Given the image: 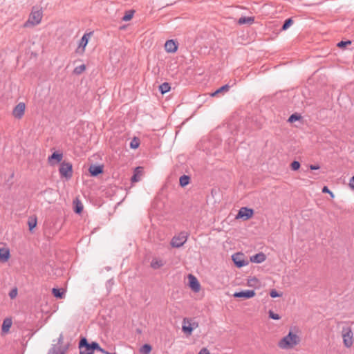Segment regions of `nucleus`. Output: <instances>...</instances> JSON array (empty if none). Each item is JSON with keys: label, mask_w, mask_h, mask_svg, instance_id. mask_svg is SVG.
Instances as JSON below:
<instances>
[{"label": "nucleus", "mask_w": 354, "mask_h": 354, "mask_svg": "<svg viewBox=\"0 0 354 354\" xmlns=\"http://www.w3.org/2000/svg\"><path fill=\"white\" fill-rule=\"evenodd\" d=\"M98 343L92 342L88 343L85 337H81L78 344L80 354H94L95 348H97Z\"/></svg>", "instance_id": "f03ea898"}, {"label": "nucleus", "mask_w": 354, "mask_h": 354, "mask_svg": "<svg viewBox=\"0 0 354 354\" xmlns=\"http://www.w3.org/2000/svg\"><path fill=\"white\" fill-rule=\"evenodd\" d=\"M309 167L311 170H317L320 168V166L319 165H310Z\"/></svg>", "instance_id": "a18cd8bd"}, {"label": "nucleus", "mask_w": 354, "mask_h": 354, "mask_svg": "<svg viewBox=\"0 0 354 354\" xmlns=\"http://www.w3.org/2000/svg\"><path fill=\"white\" fill-rule=\"evenodd\" d=\"M61 177L68 180L73 176V165L68 162H62L59 168Z\"/></svg>", "instance_id": "20e7f679"}, {"label": "nucleus", "mask_w": 354, "mask_h": 354, "mask_svg": "<svg viewBox=\"0 0 354 354\" xmlns=\"http://www.w3.org/2000/svg\"><path fill=\"white\" fill-rule=\"evenodd\" d=\"M186 321H187V319H186V318H185V319H183V323H184V324H185Z\"/></svg>", "instance_id": "8fccbe9b"}, {"label": "nucleus", "mask_w": 354, "mask_h": 354, "mask_svg": "<svg viewBox=\"0 0 354 354\" xmlns=\"http://www.w3.org/2000/svg\"><path fill=\"white\" fill-rule=\"evenodd\" d=\"M10 257V253L9 249L7 248H0V261L1 262H6Z\"/></svg>", "instance_id": "a211bd4d"}, {"label": "nucleus", "mask_w": 354, "mask_h": 354, "mask_svg": "<svg viewBox=\"0 0 354 354\" xmlns=\"http://www.w3.org/2000/svg\"><path fill=\"white\" fill-rule=\"evenodd\" d=\"M352 41L351 40L341 41L337 43V46L339 48H346L347 46L351 45Z\"/></svg>", "instance_id": "e433bc0d"}, {"label": "nucleus", "mask_w": 354, "mask_h": 354, "mask_svg": "<svg viewBox=\"0 0 354 354\" xmlns=\"http://www.w3.org/2000/svg\"><path fill=\"white\" fill-rule=\"evenodd\" d=\"M259 283V280L257 277H254L248 279L247 284L250 287H256Z\"/></svg>", "instance_id": "f704fd0d"}, {"label": "nucleus", "mask_w": 354, "mask_h": 354, "mask_svg": "<svg viewBox=\"0 0 354 354\" xmlns=\"http://www.w3.org/2000/svg\"><path fill=\"white\" fill-rule=\"evenodd\" d=\"M349 186L353 190H354V176L350 179Z\"/></svg>", "instance_id": "c03bdc74"}, {"label": "nucleus", "mask_w": 354, "mask_h": 354, "mask_svg": "<svg viewBox=\"0 0 354 354\" xmlns=\"http://www.w3.org/2000/svg\"><path fill=\"white\" fill-rule=\"evenodd\" d=\"M266 259V256L263 252H259L250 257V261L256 263H261Z\"/></svg>", "instance_id": "f3484780"}, {"label": "nucleus", "mask_w": 354, "mask_h": 354, "mask_svg": "<svg viewBox=\"0 0 354 354\" xmlns=\"http://www.w3.org/2000/svg\"><path fill=\"white\" fill-rule=\"evenodd\" d=\"M106 354H117L115 352L110 353L109 351H106Z\"/></svg>", "instance_id": "09e8293b"}, {"label": "nucleus", "mask_w": 354, "mask_h": 354, "mask_svg": "<svg viewBox=\"0 0 354 354\" xmlns=\"http://www.w3.org/2000/svg\"><path fill=\"white\" fill-rule=\"evenodd\" d=\"M93 35L92 32H90L88 33H85L82 37L81 38L79 44V46L76 50V53L80 54H83L85 51V47L86 46L88 39L91 37V36Z\"/></svg>", "instance_id": "1a4fd4ad"}, {"label": "nucleus", "mask_w": 354, "mask_h": 354, "mask_svg": "<svg viewBox=\"0 0 354 354\" xmlns=\"http://www.w3.org/2000/svg\"><path fill=\"white\" fill-rule=\"evenodd\" d=\"M269 318L274 319V320H279L281 319V317L279 314H277L274 313L272 310H270L268 312Z\"/></svg>", "instance_id": "58836bf2"}, {"label": "nucleus", "mask_w": 354, "mask_h": 354, "mask_svg": "<svg viewBox=\"0 0 354 354\" xmlns=\"http://www.w3.org/2000/svg\"><path fill=\"white\" fill-rule=\"evenodd\" d=\"M256 295L255 291L253 290H245L234 293L233 296L236 298L250 299Z\"/></svg>", "instance_id": "f8f14e48"}, {"label": "nucleus", "mask_w": 354, "mask_h": 354, "mask_svg": "<svg viewBox=\"0 0 354 354\" xmlns=\"http://www.w3.org/2000/svg\"><path fill=\"white\" fill-rule=\"evenodd\" d=\"M300 342L299 337L290 331L287 335L283 337L278 343V346L281 348H292L297 345Z\"/></svg>", "instance_id": "f257e3e1"}, {"label": "nucleus", "mask_w": 354, "mask_h": 354, "mask_svg": "<svg viewBox=\"0 0 354 354\" xmlns=\"http://www.w3.org/2000/svg\"><path fill=\"white\" fill-rule=\"evenodd\" d=\"M198 354H210L209 351L206 348H203Z\"/></svg>", "instance_id": "37998d69"}, {"label": "nucleus", "mask_w": 354, "mask_h": 354, "mask_svg": "<svg viewBox=\"0 0 354 354\" xmlns=\"http://www.w3.org/2000/svg\"><path fill=\"white\" fill-rule=\"evenodd\" d=\"M163 265L164 264H163L162 260H158L156 259H152V261L151 262V267L153 269H158L160 267H162Z\"/></svg>", "instance_id": "c85d7f7f"}, {"label": "nucleus", "mask_w": 354, "mask_h": 354, "mask_svg": "<svg viewBox=\"0 0 354 354\" xmlns=\"http://www.w3.org/2000/svg\"><path fill=\"white\" fill-rule=\"evenodd\" d=\"M17 289H13L12 290L10 293H9V296L11 299H13L15 298L16 296H17Z\"/></svg>", "instance_id": "79ce46f5"}, {"label": "nucleus", "mask_w": 354, "mask_h": 354, "mask_svg": "<svg viewBox=\"0 0 354 354\" xmlns=\"http://www.w3.org/2000/svg\"><path fill=\"white\" fill-rule=\"evenodd\" d=\"M86 70V66L84 64H82L79 66H77L74 68L73 73L76 75L82 74Z\"/></svg>", "instance_id": "c9c22d12"}, {"label": "nucleus", "mask_w": 354, "mask_h": 354, "mask_svg": "<svg viewBox=\"0 0 354 354\" xmlns=\"http://www.w3.org/2000/svg\"><path fill=\"white\" fill-rule=\"evenodd\" d=\"M171 88L170 84L168 82H164L159 86V91L162 94H165L169 91Z\"/></svg>", "instance_id": "cd10ccee"}, {"label": "nucleus", "mask_w": 354, "mask_h": 354, "mask_svg": "<svg viewBox=\"0 0 354 354\" xmlns=\"http://www.w3.org/2000/svg\"><path fill=\"white\" fill-rule=\"evenodd\" d=\"M191 325H192V326L194 327V328L198 327V323H196V322L191 324Z\"/></svg>", "instance_id": "de8ad7c7"}, {"label": "nucleus", "mask_w": 354, "mask_h": 354, "mask_svg": "<svg viewBox=\"0 0 354 354\" xmlns=\"http://www.w3.org/2000/svg\"><path fill=\"white\" fill-rule=\"evenodd\" d=\"M232 257L234 265L237 268H240L248 264V261L245 260L243 253H236Z\"/></svg>", "instance_id": "9d476101"}, {"label": "nucleus", "mask_w": 354, "mask_h": 354, "mask_svg": "<svg viewBox=\"0 0 354 354\" xmlns=\"http://www.w3.org/2000/svg\"><path fill=\"white\" fill-rule=\"evenodd\" d=\"M188 280L189 286L191 288V289L195 292H198L201 288V285L196 277L189 274L188 276Z\"/></svg>", "instance_id": "2eb2a0df"}, {"label": "nucleus", "mask_w": 354, "mask_h": 354, "mask_svg": "<svg viewBox=\"0 0 354 354\" xmlns=\"http://www.w3.org/2000/svg\"><path fill=\"white\" fill-rule=\"evenodd\" d=\"M95 351H100L104 354H106V353L107 351L104 350V348H101L99 344H98V347H97V348H95Z\"/></svg>", "instance_id": "49530a36"}, {"label": "nucleus", "mask_w": 354, "mask_h": 354, "mask_svg": "<svg viewBox=\"0 0 354 354\" xmlns=\"http://www.w3.org/2000/svg\"><path fill=\"white\" fill-rule=\"evenodd\" d=\"M73 211L77 214H80L83 211V205L77 198L73 201Z\"/></svg>", "instance_id": "6ab92c4d"}, {"label": "nucleus", "mask_w": 354, "mask_h": 354, "mask_svg": "<svg viewBox=\"0 0 354 354\" xmlns=\"http://www.w3.org/2000/svg\"><path fill=\"white\" fill-rule=\"evenodd\" d=\"M254 21V17H241V18H239V19L238 20V24L239 25H243V24H252Z\"/></svg>", "instance_id": "b1692460"}, {"label": "nucleus", "mask_w": 354, "mask_h": 354, "mask_svg": "<svg viewBox=\"0 0 354 354\" xmlns=\"http://www.w3.org/2000/svg\"><path fill=\"white\" fill-rule=\"evenodd\" d=\"M190 182V177L187 175H183L180 177L179 185L182 187L187 186Z\"/></svg>", "instance_id": "a878e982"}, {"label": "nucleus", "mask_w": 354, "mask_h": 354, "mask_svg": "<svg viewBox=\"0 0 354 354\" xmlns=\"http://www.w3.org/2000/svg\"><path fill=\"white\" fill-rule=\"evenodd\" d=\"M292 24L293 20L292 19V18H288L286 19L282 25L281 30H287Z\"/></svg>", "instance_id": "72a5a7b5"}, {"label": "nucleus", "mask_w": 354, "mask_h": 354, "mask_svg": "<svg viewBox=\"0 0 354 354\" xmlns=\"http://www.w3.org/2000/svg\"><path fill=\"white\" fill-rule=\"evenodd\" d=\"M301 164L299 161L293 160L290 163V168L292 171H297L300 168Z\"/></svg>", "instance_id": "4c0bfd02"}, {"label": "nucleus", "mask_w": 354, "mask_h": 354, "mask_svg": "<svg viewBox=\"0 0 354 354\" xmlns=\"http://www.w3.org/2000/svg\"><path fill=\"white\" fill-rule=\"evenodd\" d=\"M26 105L24 102L19 103L13 109L12 115L17 119H21L24 115Z\"/></svg>", "instance_id": "4468645a"}, {"label": "nucleus", "mask_w": 354, "mask_h": 354, "mask_svg": "<svg viewBox=\"0 0 354 354\" xmlns=\"http://www.w3.org/2000/svg\"><path fill=\"white\" fill-rule=\"evenodd\" d=\"M134 12L135 11L133 10H127L122 18V21H128L131 20L133 17Z\"/></svg>", "instance_id": "bb28decb"}, {"label": "nucleus", "mask_w": 354, "mask_h": 354, "mask_svg": "<svg viewBox=\"0 0 354 354\" xmlns=\"http://www.w3.org/2000/svg\"><path fill=\"white\" fill-rule=\"evenodd\" d=\"M63 158V153L59 151L53 152L48 158V162L50 166H55L59 163Z\"/></svg>", "instance_id": "9b49d317"}, {"label": "nucleus", "mask_w": 354, "mask_h": 354, "mask_svg": "<svg viewBox=\"0 0 354 354\" xmlns=\"http://www.w3.org/2000/svg\"><path fill=\"white\" fill-rule=\"evenodd\" d=\"M194 330V327L192 326L191 324L189 323L188 326L183 325L182 330L187 335H191L192 333V331Z\"/></svg>", "instance_id": "2f4dec72"}, {"label": "nucleus", "mask_w": 354, "mask_h": 354, "mask_svg": "<svg viewBox=\"0 0 354 354\" xmlns=\"http://www.w3.org/2000/svg\"><path fill=\"white\" fill-rule=\"evenodd\" d=\"M140 144V139L137 137H134L130 142V147L133 149H136L139 147Z\"/></svg>", "instance_id": "7c9ffc66"}, {"label": "nucleus", "mask_w": 354, "mask_h": 354, "mask_svg": "<svg viewBox=\"0 0 354 354\" xmlns=\"http://www.w3.org/2000/svg\"><path fill=\"white\" fill-rule=\"evenodd\" d=\"M64 336L62 334L59 335L57 339V344H53V346L49 349L47 354H66L68 350V346L62 347L61 345L63 344Z\"/></svg>", "instance_id": "7ed1b4c3"}, {"label": "nucleus", "mask_w": 354, "mask_h": 354, "mask_svg": "<svg viewBox=\"0 0 354 354\" xmlns=\"http://www.w3.org/2000/svg\"><path fill=\"white\" fill-rule=\"evenodd\" d=\"M42 16L43 14L41 10L33 7L32 10L29 15V18L26 22V24H31L32 26L39 24L41 22Z\"/></svg>", "instance_id": "423d86ee"}, {"label": "nucleus", "mask_w": 354, "mask_h": 354, "mask_svg": "<svg viewBox=\"0 0 354 354\" xmlns=\"http://www.w3.org/2000/svg\"><path fill=\"white\" fill-rule=\"evenodd\" d=\"M343 342L346 348H350L353 345V332L351 328L343 329Z\"/></svg>", "instance_id": "6e6552de"}, {"label": "nucleus", "mask_w": 354, "mask_h": 354, "mask_svg": "<svg viewBox=\"0 0 354 354\" xmlns=\"http://www.w3.org/2000/svg\"><path fill=\"white\" fill-rule=\"evenodd\" d=\"M11 326H12V319L10 318H6L3 320L2 326H1L2 333L8 332Z\"/></svg>", "instance_id": "4be33fe9"}, {"label": "nucleus", "mask_w": 354, "mask_h": 354, "mask_svg": "<svg viewBox=\"0 0 354 354\" xmlns=\"http://www.w3.org/2000/svg\"><path fill=\"white\" fill-rule=\"evenodd\" d=\"M189 234L187 232H181L178 235L174 236L171 241L173 248H180L187 241Z\"/></svg>", "instance_id": "39448f33"}, {"label": "nucleus", "mask_w": 354, "mask_h": 354, "mask_svg": "<svg viewBox=\"0 0 354 354\" xmlns=\"http://www.w3.org/2000/svg\"><path fill=\"white\" fill-rule=\"evenodd\" d=\"M301 119V115L297 113H292V115H290L288 121L290 123H292V122L298 121Z\"/></svg>", "instance_id": "473e14b6"}, {"label": "nucleus", "mask_w": 354, "mask_h": 354, "mask_svg": "<svg viewBox=\"0 0 354 354\" xmlns=\"http://www.w3.org/2000/svg\"><path fill=\"white\" fill-rule=\"evenodd\" d=\"M65 290L62 288H53L52 289V295L57 299H63L65 296Z\"/></svg>", "instance_id": "412c9836"}, {"label": "nucleus", "mask_w": 354, "mask_h": 354, "mask_svg": "<svg viewBox=\"0 0 354 354\" xmlns=\"http://www.w3.org/2000/svg\"><path fill=\"white\" fill-rule=\"evenodd\" d=\"M88 172L92 177H96L104 172V165H91L88 168Z\"/></svg>", "instance_id": "ddd939ff"}, {"label": "nucleus", "mask_w": 354, "mask_h": 354, "mask_svg": "<svg viewBox=\"0 0 354 354\" xmlns=\"http://www.w3.org/2000/svg\"><path fill=\"white\" fill-rule=\"evenodd\" d=\"M283 295L282 292H277L275 289H272L270 292V296L272 298H276L278 297H281Z\"/></svg>", "instance_id": "ea45409f"}, {"label": "nucleus", "mask_w": 354, "mask_h": 354, "mask_svg": "<svg viewBox=\"0 0 354 354\" xmlns=\"http://www.w3.org/2000/svg\"><path fill=\"white\" fill-rule=\"evenodd\" d=\"M165 48L168 53H175L178 49V45L174 40H168L165 44Z\"/></svg>", "instance_id": "dca6fc26"}, {"label": "nucleus", "mask_w": 354, "mask_h": 354, "mask_svg": "<svg viewBox=\"0 0 354 354\" xmlns=\"http://www.w3.org/2000/svg\"><path fill=\"white\" fill-rule=\"evenodd\" d=\"M37 223V217L35 216H30L28 220V225L29 227V230L32 232L33 229L36 227Z\"/></svg>", "instance_id": "393cba45"}, {"label": "nucleus", "mask_w": 354, "mask_h": 354, "mask_svg": "<svg viewBox=\"0 0 354 354\" xmlns=\"http://www.w3.org/2000/svg\"><path fill=\"white\" fill-rule=\"evenodd\" d=\"M229 89H230V86L228 84L223 85L221 87H220L219 88H218L217 90H216L214 93H212L211 94V96H212V97L218 96L221 93L223 94L224 93L227 92L229 91Z\"/></svg>", "instance_id": "5701e85b"}, {"label": "nucleus", "mask_w": 354, "mask_h": 354, "mask_svg": "<svg viewBox=\"0 0 354 354\" xmlns=\"http://www.w3.org/2000/svg\"><path fill=\"white\" fill-rule=\"evenodd\" d=\"M322 191L323 193L329 194L331 198H334L335 196L334 194L328 189L327 186H324Z\"/></svg>", "instance_id": "a19ab883"}, {"label": "nucleus", "mask_w": 354, "mask_h": 354, "mask_svg": "<svg viewBox=\"0 0 354 354\" xmlns=\"http://www.w3.org/2000/svg\"><path fill=\"white\" fill-rule=\"evenodd\" d=\"M254 215V210L253 209L248 208L247 207H241L239 212L237 215L236 216V218H242L244 221L248 220L250 218L252 217Z\"/></svg>", "instance_id": "0eeeda50"}, {"label": "nucleus", "mask_w": 354, "mask_h": 354, "mask_svg": "<svg viewBox=\"0 0 354 354\" xmlns=\"http://www.w3.org/2000/svg\"><path fill=\"white\" fill-rule=\"evenodd\" d=\"M152 350V346L149 344H145L142 346L140 351L143 354H149Z\"/></svg>", "instance_id": "c756f323"}, {"label": "nucleus", "mask_w": 354, "mask_h": 354, "mask_svg": "<svg viewBox=\"0 0 354 354\" xmlns=\"http://www.w3.org/2000/svg\"><path fill=\"white\" fill-rule=\"evenodd\" d=\"M142 175V167H138L136 168L133 175L131 178V183H134L138 182L140 180V176Z\"/></svg>", "instance_id": "aec40b11"}]
</instances>
